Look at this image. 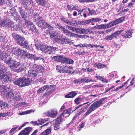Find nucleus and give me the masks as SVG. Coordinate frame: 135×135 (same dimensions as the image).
Returning a JSON list of instances; mask_svg holds the SVG:
<instances>
[{"mask_svg": "<svg viewBox=\"0 0 135 135\" xmlns=\"http://www.w3.org/2000/svg\"><path fill=\"white\" fill-rule=\"evenodd\" d=\"M47 120L48 119H39L37 121L39 125H41Z\"/></svg>", "mask_w": 135, "mask_h": 135, "instance_id": "38", "label": "nucleus"}, {"mask_svg": "<svg viewBox=\"0 0 135 135\" xmlns=\"http://www.w3.org/2000/svg\"><path fill=\"white\" fill-rule=\"evenodd\" d=\"M86 110V108L85 107H83L81 109L79 110V111H78L76 114L79 116V115H80L82 113H83Z\"/></svg>", "mask_w": 135, "mask_h": 135, "instance_id": "41", "label": "nucleus"}, {"mask_svg": "<svg viewBox=\"0 0 135 135\" xmlns=\"http://www.w3.org/2000/svg\"><path fill=\"white\" fill-rule=\"evenodd\" d=\"M67 7L69 10H76L78 12V14H80L83 11V10H82L81 11L78 10L77 9V8L76 7H74L73 6L71 5H68L67 6Z\"/></svg>", "mask_w": 135, "mask_h": 135, "instance_id": "21", "label": "nucleus"}, {"mask_svg": "<svg viewBox=\"0 0 135 135\" xmlns=\"http://www.w3.org/2000/svg\"><path fill=\"white\" fill-rule=\"evenodd\" d=\"M83 100V98L78 97L75 99L74 101L76 104H78L80 102L82 101Z\"/></svg>", "mask_w": 135, "mask_h": 135, "instance_id": "43", "label": "nucleus"}, {"mask_svg": "<svg viewBox=\"0 0 135 135\" xmlns=\"http://www.w3.org/2000/svg\"><path fill=\"white\" fill-rule=\"evenodd\" d=\"M38 19V25L40 26L41 28L45 29L46 27H50V25L49 24L43 20L42 17H39Z\"/></svg>", "mask_w": 135, "mask_h": 135, "instance_id": "6", "label": "nucleus"}, {"mask_svg": "<svg viewBox=\"0 0 135 135\" xmlns=\"http://www.w3.org/2000/svg\"><path fill=\"white\" fill-rule=\"evenodd\" d=\"M32 129L31 127H27L24 130L21 131L18 135H28Z\"/></svg>", "mask_w": 135, "mask_h": 135, "instance_id": "11", "label": "nucleus"}, {"mask_svg": "<svg viewBox=\"0 0 135 135\" xmlns=\"http://www.w3.org/2000/svg\"><path fill=\"white\" fill-rule=\"evenodd\" d=\"M13 37L15 39V40L17 42V41L18 40V39L21 36L20 35H17V34H14L13 36Z\"/></svg>", "mask_w": 135, "mask_h": 135, "instance_id": "47", "label": "nucleus"}, {"mask_svg": "<svg viewBox=\"0 0 135 135\" xmlns=\"http://www.w3.org/2000/svg\"><path fill=\"white\" fill-rule=\"evenodd\" d=\"M62 56L61 55L53 57V59L55 61L58 62H61V59Z\"/></svg>", "mask_w": 135, "mask_h": 135, "instance_id": "32", "label": "nucleus"}, {"mask_svg": "<svg viewBox=\"0 0 135 135\" xmlns=\"http://www.w3.org/2000/svg\"><path fill=\"white\" fill-rule=\"evenodd\" d=\"M64 37L63 35H58L54 38V41L56 42H60L61 43Z\"/></svg>", "mask_w": 135, "mask_h": 135, "instance_id": "16", "label": "nucleus"}, {"mask_svg": "<svg viewBox=\"0 0 135 135\" xmlns=\"http://www.w3.org/2000/svg\"><path fill=\"white\" fill-rule=\"evenodd\" d=\"M95 77L103 82L107 83L108 82V80H107L104 79L101 76H95Z\"/></svg>", "mask_w": 135, "mask_h": 135, "instance_id": "30", "label": "nucleus"}, {"mask_svg": "<svg viewBox=\"0 0 135 135\" xmlns=\"http://www.w3.org/2000/svg\"><path fill=\"white\" fill-rule=\"evenodd\" d=\"M97 26L98 27V30L108 28V27H107V25L106 24L100 25Z\"/></svg>", "mask_w": 135, "mask_h": 135, "instance_id": "31", "label": "nucleus"}, {"mask_svg": "<svg viewBox=\"0 0 135 135\" xmlns=\"http://www.w3.org/2000/svg\"><path fill=\"white\" fill-rule=\"evenodd\" d=\"M61 59V63H65L66 64H72L74 62L73 60L69 59L65 57L62 56Z\"/></svg>", "mask_w": 135, "mask_h": 135, "instance_id": "12", "label": "nucleus"}, {"mask_svg": "<svg viewBox=\"0 0 135 135\" xmlns=\"http://www.w3.org/2000/svg\"><path fill=\"white\" fill-rule=\"evenodd\" d=\"M47 49V50L46 54H51L54 53V51L56 49V47H52L51 46H49L48 47Z\"/></svg>", "mask_w": 135, "mask_h": 135, "instance_id": "17", "label": "nucleus"}, {"mask_svg": "<svg viewBox=\"0 0 135 135\" xmlns=\"http://www.w3.org/2000/svg\"><path fill=\"white\" fill-rule=\"evenodd\" d=\"M51 132V128H48L41 133L40 135H48Z\"/></svg>", "mask_w": 135, "mask_h": 135, "instance_id": "26", "label": "nucleus"}, {"mask_svg": "<svg viewBox=\"0 0 135 135\" xmlns=\"http://www.w3.org/2000/svg\"><path fill=\"white\" fill-rule=\"evenodd\" d=\"M0 56L1 59L2 60H4L7 64H9L11 69L16 72L18 73L26 70V68L24 65L11 60L9 56H8L6 53H4L1 55L0 52Z\"/></svg>", "mask_w": 135, "mask_h": 135, "instance_id": "1", "label": "nucleus"}, {"mask_svg": "<svg viewBox=\"0 0 135 135\" xmlns=\"http://www.w3.org/2000/svg\"><path fill=\"white\" fill-rule=\"evenodd\" d=\"M1 104L0 107L2 108H5L7 107L8 105L5 102H3L2 101H1Z\"/></svg>", "mask_w": 135, "mask_h": 135, "instance_id": "45", "label": "nucleus"}, {"mask_svg": "<svg viewBox=\"0 0 135 135\" xmlns=\"http://www.w3.org/2000/svg\"><path fill=\"white\" fill-rule=\"evenodd\" d=\"M36 48L38 50H40L46 54L48 46L46 45H38L36 44Z\"/></svg>", "mask_w": 135, "mask_h": 135, "instance_id": "10", "label": "nucleus"}, {"mask_svg": "<svg viewBox=\"0 0 135 135\" xmlns=\"http://www.w3.org/2000/svg\"><path fill=\"white\" fill-rule=\"evenodd\" d=\"M21 49L15 48V49L13 50V52L14 53V54L17 55L18 56L20 55V52L22 51Z\"/></svg>", "mask_w": 135, "mask_h": 135, "instance_id": "28", "label": "nucleus"}, {"mask_svg": "<svg viewBox=\"0 0 135 135\" xmlns=\"http://www.w3.org/2000/svg\"><path fill=\"white\" fill-rule=\"evenodd\" d=\"M10 89L8 88L7 87H6L2 85L1 86L0 88V92L3 95L6 93L7 91H8Z\"/></svg>", "mask_w": 135, "mask_h": 135, "instance_id": "14", "label": "nucleus"}, {"mask_svg": "<svg viewBox=\"0 0 135 135\" xmlns=\"http://www.w3.org/2000/svg\"><path fill=\"white\" fill-rule=\"evenodd\" d=\"M13 92V91L12 90H10V91H9L8 93L7 92L6 94L7 97L11 98L13 97L14 95Z\"/></svg>", "mask_w": 135, "mask_h": 135, "instance_id": "37", "label": "nucleus"}, {"mask_svg": "<svg viewBox=\"0 0 135 135\" xmlns=\"http://www.w3.org/2000/svg\"><path fill=\"white\" fill-rule=\"evenodd\" d=\"M11 75L9 73L4 74L2 70H0V79H2L4 81L11 80Z\"/></svg>", "mask_w": 135, "mask_h": 135, "instance_id": "7", "label": "nucleus"}, {"mask_svg": "<svg viewBox=\"0 0 135 135\" xmlns=\"http://www.w3.org/2000/svg\"><path fill=\"white\" fill-rule=\"evenodd\" d=\"M38 132V130L37 129H36L35 130L33 133L31 134V135H36V133Z\"/></svg>", "mask_w": 135, "mask_h": 135, "instance_id": "63", "label": "nucleus"}, {"mask_svg": "<svg viewBox=\"0 0 135 135\" xmlns=\"http://www.w3.org/2000/svg\"><path fill=\"white\" fill-rule=\"evenodd\" d=\"M132 31L131 29L129 30L128 31H127L124 34L125 37L127 38H130L131 37L132 34Z\"/></svg>", "mask_w": 135, "mask_h": 135, "instance_id": "27", "label": "nucleus"}, {"mask_svg": "<svg viewBox=\"0 0 135 135\" xmlns=\"http://www.w3.org/2000/svg\"><path fill=\"white\" fill-rule=\"evenodd\" d=\"M104 99V98L101 99L99 101H97L92 104L89 108L84 115L85 116H86L99 107L102 104Z\"/></svg>", "mask_w": 135, "mask_h": 135, "instance_id": "3", "label": "nucleus"}, {"mask_svg": "<svg viewBox=\"0 0 135 135\" xmlns=\"http://www.w3.org/2000/svg\"><path fill=\"white\" fill-rule=\"evenodd\" d=\"M17 42L18 44L24 47H26L28 45V43L25 40L24 38L21 36L18 40Z\"/></svg>", "mask_w": 135, "mask_h": 135, "instance_id": "9", "label": "nucleus"}, {"mask_svg": "<svg viewBox=\"0 0 135 135\" xmlns=\"http://www.w3.org/2000/svg\"><path fill=\"white\" fill-rule=\"evenodd\" d=\"M31 123H32L34 125H38L39 124L37 121H32L31 122Z\"/></svg>", "mask_w": 135, "mask_h": 135, "instance_id": "59", "label": "nucleus"}, {"mask_svg": "<svg viewBox=\"0 0 135 135\" xmlns=\"http://www.w3.org/2000/svg\"><path fill=\"white\" fill-rule=\"evenodd\" d=\"M18 128V127H16L11 129L9 132V133L11 134H13L14 133V131Z\"/></svg>", "mask_w": 135, "mask_h": 135, "instance_id": "53", "label": "nucleus"}, {"mask_svg": "<svg viewBox=\"0 0 135 135\" xmlns=\"http://www.w3.org/2000/svg\"><path fill=\"white\" fill-rule=\"evenodd\" d=\"M91 20L92 21H94L95 22L100 21L101 20V19L98 18H93L91 19Z\"/></svg>", "mask_w": 135, "mask_h": 135, "instance_id": "54", "label": "nucleus"}, {"mask_svg": "<svg viewBox=\"0 0 135 135\" xmlns=\"http://www.w3.org/2000/svg\"><path fill=\"white\" fill-rule=\"evenodd\" d=\"M64 69H65V73H68L70 71V70L73 69V68L70 66H64Z\"/></svg>", "mask_w": 135, "mask_h": 135, "instance_id": "39", "label": "nucleus"}, {"mask_svg": "<svg viewBox=\"0 0 135 135\" xmlns=\"http://www.w3.org/2000/svg\"><path fill=\"white\" fill-rule=\"evenodd\" d=\"M95 66H96L98 68H103L105 66L106 67V66L105 65L101 63L95 64Z\"/></svg>", "mask_w": 135, "mask_h": 135, "instance_id": "42", "label": "nucleus"}, {"mask_svg": "<svg viewBox=\"0 0 135 135\" xmlns=\"http://www.w3.org/2000/svg\"><path fill=\"white\" fill-rule=\"evenodd\" d=\"M116 72H113L109 74V76L110 77H113L114 75V74L117 73Z\"/></svg>", "mask_w": 135, "mask_h": 135, "instance_id": "60", "label": "nucleus"}, {"mask_svg": "<svg viewBox=\"0 0 135 135\" xmlns=\"http://www.w3.org/2000/svg\"><path fill=\"white\" fill-rule=\"evenodd\" d=\"M73 42L72 41L64 37V39H63V41H62V42L61 43V44H68L70 45L73 44Z\"/></svg>", "mask_w": 135, "mask_h": 135, "instance_id": "18", "label": "nucleus"}, {"mask_svg": "<svg viewBox=\"0 0 135 135\" xmlns=\"http://www.w3.org/2000/svg\"><path fill=\"white\" fill-rule=\"evenodd\" d=\"M44 91V89L42 87L40 89L37 91L38 93H42Z\"/></svg>", "mask_w": 135, "mask_h": 135, "instance_id": "62", "label": "nucleus"}, {"mask_svg": "<svg viewBox=\"0 0 135 135\" xmlns=\"http://www.w3.org/2000/svg\"><path fill=\"white\" fill-rule=\"evenodd\" d=\"M13 29L16 30H19L20 28L17 25H16L15 26L13 25Z\"/></svg>", "mask_w": 135, "mask_h": 135, "instance_id": "56", "label": "nucleus"}, {"mask_svg": "<svg viewBox=\"0 0 135 135\" xmlns=\"http://www.w3.org/2000/svg\"><path fill=\"white\" fill-rule=\"evenodd\" d=\"M57 113V110L55 109H52L45 113V114L51 118H55Z\"/></svg>", "mask_w": 135, "mask_h": 135, "instance_id": "8", "label": "nucleus"}, {"mask_svg": "<svg viewBox=\"0 0 135 135\" xmlns=\"http://www.w3.org/2000/svg\"><path fill=\"white\" fill-rule=\"evenodd\" d=\"M90 32L89 30L86 29H81V33H85L87 34Z\"/></svg>", "mask_w": 135, "mask_h": 135, "instance_id": "46", "label": "nucleus"}, {"mask_svg": "<svg viewBox=\"0 0 135 135\" xmlns=\"http://www.w3.org/2000/svg\"><path fill=\"white\" fill-rule=\"evenodd\" d=\"M13 83L20 87H22L28 85L30 82L28 78H20L18 79L14 80Z\"/></svg>", "mask_w": 135, "mask_h": 135, "instance_id": "4", "label": "nucleus"}, {"mask_svg": "<svg viewBox=\"0 0 135 135\" xmlns=\"http://www.w3.org/2000/svg\"><path fill=\"white\" fill-rule=\"evenodd\" d=\"M91 19L88 20H86L85 21H84L82 22V24L84 25L88 24L90 22H91Z\"/></svg>", "mask_w": 135, "mask_h": 135, "instance_id": "55", "label": "nucleus"}, {"mask_svg": "<svg viewBox=\"0 0 135 135\" xmlns=\"http://www.w3.org/2000/svg\"><path fill=\"white\" fill-rule=\"evenodd\" d=\"M71 110V109H69L68 110H65L63 113L55 120V122L54 125V130H57L60 128V124L62 118L64 117H68L70 114V112Z\"/></svg>", "mask_w": 135, "mask_h": 135, "instance_id": "2", "label": "nucleus"}, {"mask_svg": "<svg viewBox=\"0 0 135 135\" xmlns=\"http://www.w3.org/2000/svg\"><path fill=\"white\" fill-rule=\"evenodd\" d=\"M39 81L40 82L43 83H45L46 82V80L44 78H41L39 80Z\"/></svg>", "mask_w": 135, "mask_h": 135, "instance_id": "61", "label": "nucleus"}, {"mask_svg": "<svg viewBox=\"0 0 135 135\" xmlns=\"http://www.w3.org/2000/svg\"><path fill=\"white\" fill-rule=\"evenodd\" d=\"M50 34V37L51 38L54 37L55 38L56 37L57 35V33L56 32L54 31H52L51 32H49Z\"/></svg>", "mask_w": 135, "mask_h": 135, "instance_id": "40", "label": "nucleus"}, {"mask_svg": "<svg viewBox=\"0 0 135 135\" xmlns=\"http://www.w3.org/2000/svg\"><path fill=\"white\" fill-rule=\"evenodd\" d=\"M62 20L63 21L68 24L70 25H72L73 24V23L71 21H69L66 19L62 18Z\"/></svg>", "mask_w": 135, "mask_h": 135, "instance_id": "44", "label": "nucleus"}, {"mask_svg": "<svg viewBox=\"0 0 135 135\" xmlns=\"http://www.w3.org/2000/svg\"><path fill=\"white\" fill-rule=\"evenodd\" d=\"M51 87V85H50V86L48 85H46L43 86V88H44V90H47L49 89Z\"/></svg>", "mask_w": 135, "mask_h": 135, "instance_id": "52", "label": "nucleus"}, {"mask_svg": "<svg viewBox=\"0 0 135 135\" xmlns=\"http://www.w3.org/2000/svg\"><path fill=\"white\" fill-rule=\"evenodd\" d=\"M84 123L83 122H82L80 124V125L79 126L78 128H79L78 130L79 131H80L82 128L84 127Z\"/></svg>", "mask_w": 135, "mask_h": 135, "instance_id": "49", "label": "nucleus"}, {"mask_svg": "<svg viewBox=\"0 0 135 135\" xmlns=\"http://www.w3.org/2000/svg\"><path fill=\"white\" fill-rule=\"evenodd\" d=\"M66 27L70 30L78 33H81V28L67 26Z\"/></svg>", "mask_w": 135, "mask_h": 135, "instance_id": "13", "label": "nucleus"}, {"mask_svg": "<svg viewBox=\"0 0 135 135\" xmlns=\"http://www.w3.org/2000/svg\"><path fill=\"white\" fill-rule=\"evenodd\" d=\"M77 94V93L74 91L70 93L69 94L65 95L66 98H71L75 97Z\"/></svg>", "mask_w": 135, "mask_h": 135, "instance_id": "24", "label": "nucleus"}, {"mask_svg": "<svg viewBox=\"0 0 135 135\" xmlns=\"http://www.w3.org/2000/svg\"><path fill=\"white\" fill-rule=\"evenodd\" d=\"M77 35L76 36H75V37L78 36L80 38H84V37H86V38H89V36H85L84 35H78V34H76Z\"/></svg>", "mask_w": 135, "mask_h": 135, "instance_id": "50", "label": "nucleus"}, {"mask_svg": "<svg viewBox=\"0 0 135 135\" xmlns=\"http://www.w3.org/2000/svg\"><path fill=\"white\" fill-rule=\"evenodd\" d=\"M44 69V68L42 66H37L36 70H31L28 71V75L31 77H35L36 76L37 74L42 72Z\"/></svg>", "mask_w": 135, "mask_h": 135, "instance_id": "5", "label": "nucleus"}, {"mask_svg": "<svg viewBox=\"0 0 135 135\" xmlns=\"http://www.w3.org/2000/svg\"><path fill=\"white\" fill-rule=\"evenodd\" d=\"M118 24L117 21H116V20L115 21H113L108 23L107 25V27H108V28H109Z\"/></svg>", "mask_w": 135, "mask_h": 135, "instance_id": "29", "label": "nucleus"}, {"mask_svg": "<svg viewBox=\"0 0 135 135\" xmlns=\"http://www.w3.org/2000/svg\"><path fill=\"white\" fill-rule=\"evenodd\" d=\"M27 58H29L31 59H33L34 60H40L41 59L44 60L43 59L41 58L40 57H36L35 55L32 54H30L29 53L28 54Z\"/></svg>", "mask_w": 135, "mask_h": 135, "instance_id": "19", "label": "nucleus"}, {"mask_svg": "<svg viewBox=\"0 0 135 135\" xmlns=\"http://www.w3.org/2000/svg\"><path fill=\"white\" fill-rule=\"evenodd\" d=\"M123 30L118 31L115 32L114 33L109 35L111 40L116 38L117 36L119 35L122 32Z\"/></svg>", "mask_w": 135, "mask_h": 135, "instance_id": "15", "label": "nucleus"}, {"mask_svg": "<svg viewBox=\"0 0 135 135\" xmlns=\"http://www.w3.org/2000/svg\"><path fill=\"white\" fill-rule=\"evenodd\" d=\"M81 82L83 83H88L90 82H93L95 81V82H96V81H95L94 80H92L91 79H90L88 77H85L81 79Z\"/></svg>", "mask_w": 135, "mask_h": 135, "instance_id": "20", "label": "nucleus"}, {"mask_svg": "<svg viewBox=\"0 0 135 135\" xmlns=\"http://www.w3.org/2000/svg\"><path fill=\"white\" fill-rule=\"evenodd\" d=\"M63 32L64 33H65L68 36H69L70 37H73L76 36L77 35H76L74 33L71 32L68 30L65 29H64V30Z\"/></svg>", "mask_w": 135, "mask_h": 135, "instance_id": "22", "label": "nucleus"}, {"mask_svg": "<svg viewBox=\"0 0 135 135\" xmlns=\"http://www.w3.org/2000/svg\"><path fill=\"white\" fill-rule=\"evenodd\" d=\"M14 23L13 22L9 21L6 23V27L12 28L13 26Z\"/></svg>", "mask_w": 135, "mask_h": 135, "instance_id": "34", "label": "nucleus"}, {"mask_svg": "<svg viewBox=\"0 0 135 135\" xmlns=\"http://www.w3.org/2000/svg\"><path fill=\"white\" fill-rule=\"evenodd\" d=\"M27 23L28 25H29V26H30V29L31 30H33L34 29L35 27L33 25V24L32 22H31L30 21H29L27 22V21H26L25 22V23Z\"/></svg>", "mask_w": 135, "mask_h": 135, "instance_id": "36", "label": "nucleus"}, {"mask_svg": "<svg viewBox=\"0 0 135 135\" xmlns=\"http://www.w3.org/2000/svg\"><path fill=\"white\" fill-rule=\"evenodd\" d=\"M89 12L88 14L89 16L91 15L95 14V12L94 11H90L89 9Z\"/></svg>", "mask_w": 135, "mask_h": 135, "instance_id": "58", "label": "nucleus"}, {"mask_svg": "<svg viewBox=\"0 0 135 135\" xmlns=\"http://www.w3.org/2000/svg\"><path fill=\"white\" fill-rule=\"evenodd\" d=\"M28 54L27 52L22 50L20 52V56L22 58H24L26 57H27Z\"/></svg>", "mask_w": 135, "mask_h": 135, "instance_id": "25", "label": "nucleus"}, {"mask_svg": "<svg viewBox=\"0 0 135 135\" xmlns=\"http://www.w3.org/2000/svg\"><path fill=\"white\" fill-rule=\"evenodd\" d=\"M37 3L42 6H45L46 4V1L45 0H35Z\"/></svg>", "mask_w": 135, "mask_h": 135, "instance_id": "35", "label": "nucleus"}, {"mask_svg": "<svg viewBox=\"0 0 135 135\" xmlns=\"http://www.w3.org/2000/svg\"><path fill=\"white\" fill-rule=\"evenodd\" d=\"M125 17H120V18L116 20L118 24L122 22L125 18Z\"/></svg>", "mask_w": 135, "mask_h": 135, "instance_id": "48", "label": "nucleus"}, {"mask_svg": "<svg viewBox=\"0 0 135 135\" xmlns=\"http://www.w3.org/2000/svg\"><path fill=\"white\" fill-rule=\"evenodd\" d=\"M33 110H27L24 112H23L22 113H19L20 115H22L26 114L31 113L32 112H34Z\"/></svg>", "mask_w": 135, "mask_h": 135, "instance_id": "33", "label": "nucleus"}, {"mask_svg": "<svg viewBox=\"0 0 135 135\" xmlns=\"http://www.w3.org/2000/svg\"><path fill=\"white\" fill-rule=\"evenodd\" d=\"M103 85L102 84H97L93 86V88H94L95 87H103Z\"/></svg>", "mask_w": 135, "mask_h": 135, "instance_id": "51", "label": "nucleus"}, {"mask_svg": "<svg viewBox=\"0 0 135 135\" xmlns=\"http://www.w3.org/2000/svg\"><path fill=\"white\" fill-rule=\"evenodd\" d=\"M38 132V130L37 129H36L35 130L33 133L31 134V135H36V133Z\"/></svg>", "mask_w": 135, "mask_h": 135, "instance_id": "64", "label": "nucleus"}, {"mask_svg": "<svg viewBox=\"0 0 135 135\" xmlns=\"http://www.w3.org/2000/svg\"><path fill=\"white\" fill-rule=\"evenodd\" d=\"M64 66L57 65L56 66V69L58 72L60 73H65Z\"/></svg>", "mask_w": 135, "mask_h": 135, "instance_id": "23", "label": "nucleus"}, {"mask_svg": "<svg viewBox=\"0 0 135 135\" xmlns=\"http://www.w3.org/2000/svg\"><path fill=\"white\" fill-rule=\"evenodd\" d=\"M7 22V21L6 20H5L2 22V23H1L0 25L1 26H6V23Z\"/></svg>", "mask_w": 135, "mask_h": 135, "instance_id": "57", "label": "nucleus"}]
</instances>
